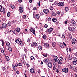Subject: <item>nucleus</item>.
<instances>
[{"mask_svg": "<svg viewBox=\"0 0 77 77\" xmlns=\"http://www.w3.org/2000/svg\"><path fill=\"white\" fill-rule=\"evenodd\" d=\"M35 12H33V14L34 17L35 18H37V19H39V15L36 14H35Z\"/></svg>", "mask_w": 77, "mask_h": 77, "instance_id": "obj_1", "label": "nucleus"}, {"mask_svg": "<svg viewBox=\"0 0 77 77\" xmlns=\"http://www.w3.org/2000/svg\"><path fill=\"white\" fill-rule=\"evenodd\" d=\"M38 45V44H37V43L36 42H33L31 44V46L32 47H33L34 48H35V47H36V46Z\"/></svg>", "mask_w": 77, "mask_h": 77, "instance_id": "obj_2", "label": "nucleus"}, {"mask_svg": "<svg viewBox=\"0 0 77 77\" xmlns=\"http://www.w3.org/2000/svg\"><path fill=\"white\" fill-rule=\"evenodd\" d=\"M64 5V2H59L58 4V6H63Z\"/></svg>", "mask_w": 77, "mask_h": 77, "instance_id": "obj_3", "label": "nucleus"}, {"mask_svg": "<svg viewBox=\"0 0 77 77\" xmlns=\"http://www.w3.org/2000/svg\"><path fill=\"white\" fill-rule=\"evenodd\" d=\"M72 44H75V43H76L77 42V41H76V39L74 38H73L72 40Z\"/></svg>", "mask_w": 77, "mask_h": 77, "instance_id": "obj_4", "label": "nucleus"}, {"mask_svg": "<svg viewBox=\"0 0 77 77\" xmlns=\"http://www.w3.org/2000/svg\"><path fill=\"white\" fill-rule=\"evenodd\" d=\"M43 12L45 14H48L49 12V10L48 9H44L43 10Z\"/></svg>", "mask_w": 77, "mask_h": 77, "instance_id": "obj_5", "label": "nucleus"}, {"mask_svg": "<svg viewBox=\"0 0 77 77\" xmlns=\"http://www.w3.org/2000/svg\"><path fill=\"white\" fill-rule=\"evenodd\" d=\"M30 30L31 32H32V33H33L34 34V35H36L35 34V30H34V29H33V28L30 29Z\"/></svg>", "mask_w": 77, "mask_h": 77, "instance_id": "obj_6", "label": "nucleus"}, {"mask_svg": "<svg viewBox=\"0 0 77 77\" xmlns=\"http://www.w3.org/2000/svg\"><path fill=\"white\" fill-rule=\"evenodd\" d=\"M2 28H6L7 27V24L3 23L2 25Z\"/></svg>", "mask_w": 77, "mask_h": 77, "instance_id": "obj_7", "label": "nucleus"}, {"mask_svg": "<svg viewBox=\"0 0 77 77\" xmlns=\"http://www.w3.org/2000/svg\"><path fill=\"white\" fill-rule=\"evenodd\" d=\"M53 31V28H50L48 30V32L49 33H51Z\"/></svg>", "mask_w": 77, "mask_h": 77, "instance_id": "obj_8", "label": "nucleus"}, {"mask_svg": "<svg viewBox=\"0 0 77 77\" xmlns=\"http://www.w3.org/2000/svg\"><path fill=\"white\" fill-rule=\"evenodd\" d=\"M52 63H49L48 64V66L50 68H52Z\"/></svg>", "mask_w": 77, "mask_h": 77, "instance_id": "obj_9", "label": "nucleus"}, {"mask_svg": "<svg viewBox=\"0 0 77 77\" xmlns=\"http://www.w3.org/2000/svg\"><path fill=\"white\" fill-rule=\"evenodd\" d=\"M19 9L20 13H23V9L22 8V7H19Z\"/></svg>", "mask_w": 77, "mask_h": 77, "instance_id": "obj_10", "label": "nucleus"}, {"mask_svg": "<svg viewBox=\"0 0 77 77\" xmlns=\"http://www.w3.org/2000/svg\"><path fill=\"white\" fill-rule=\"evenodd\" d=\"M44 45H45V46L46 48H48V47H49V44L47 43H45Z\"/></svg>", "mask_w": 77, "mask_h": 77, "instance_id": "obj_11", "label": "nucleus"}, {"mask_svg": "<svg viewBox=\"0 0 77 77\" xmlns=\"http://www.w3.org/2000/svg\"><path fill=\"white\" fill-rule=\"evenodd\" d=\"M20 41V39L19 38H18L17 39L15 40V42L17 43H19Z\"/></svg>", "mask_w": 77, "mask_h": 77, "instance_id": "obj_12", "label": "nucleus"}, {"mask_svg": "<svg viewBox=\"0 0 77 77\" xmlns=\"http://www.w3.org/2000/svg\"><path fill=\"white\" fill-rule=\"evenodd\" d=\"M30 71L31 73L33 74L34 73V69H31L30 70Z\"/></svg>", "mask_w": 77, "mask_h": 77, "instance_id": "obj_13", "label": "nucleus"}, {"mask_svg": "<svg viewBox=\"0 0 77 77\" xmlns=\"http://www.w3.org/2000/svg\"><path fill=\"white\" fill-rule=\"evenodd\" d=\"M68 30L71 32V30H72V27H71V26H69L68 27Z\"/></svg>", "mask_w": 77, "mask_h": 77, "instance_id": "obj_14", "label": "nucleus"}, {"mask_svg": "<svg viewBox=\"0 0 77 77\" xmlns=\"http://www.w3.org/2000/svg\"><path fill=\"white\" fill-rule=\"evenodd\" d=\"M57 62L59 64H60V65H61V64H62V61H60L59 59H58Z\"/></svg>", "mask_w": 77, "mask_h": 77, "instance_id": "obj_15", "label": "nucleus"}, {"mask_svg": "<svg viewBox=\"0 0 77 77\" xmlns=\"http://www.w3.org/2000/svg\"><path fill=\"white\" fill-rule=\"evenodd\" d=\"M68 59L69 60H72V57L69 55L68 57Z\"/></svg>", "mask_w": 77, "mask_h": 77, "instance_id": "obj_16", "label": "nucleus"}, {"mask_svg": "<svg viewBox=\"0 0 77 77\" xmlns=\"http://www.w3.org/2000/svg\"><path fill=\"white\" fill-rule=\"evenodd\" d=\"M10 6L12 9H15V6H14V5H11Z\"/></svg>", "mask_w": 77, "mask_h": 77, "instance_id": "obj_17", "label": "nucleus"}, {"mask_svg": "<svg viewBox=\"0 0 77 77\" xmlns=\"http://www.w3.org/2000/svg\"><path fill=\"white\" fill-rule=\"evenodd\" d=\"M52 21L54 23H55L57 21V19L56 18H53L52 19Z\"/></svg>", "mask_w": 77, "mask_h": 77, "instance_id": "obj_18", "label": "nucleus"}, {"mask_svg": "<svg viewBox=\"0 0 77 77\" xmlns=\"http://www.w3.org/2000/svg\"><path fill=\"white\" fill-rule=\"evenodd\" d=\"M20 28H17V29H16V31L17 32H19L20 31Z\"/></svg>", "mask_w": 77, "mask_h": 77, "instance_id": "obj_19", "label": "nucleus"}, {"mask_svg": "<svg viewBox=\"0 0 77 77\" xmlns=\"http://www.w3.org/2000/svg\"><path fill=\"white\" fill-rule=\"evenodd\" d=\"M6 44L8 47H10V46H11L10 43L8 42H6Z\"/></svg>", "mask_w": 77, "mask_h": 77, "instance_id": "obj_20", "label": "nucleus"}, {"mask_svg": "<svg viewBox=\"0 0 77 77\" xmlns=\"http://www.w3.org/2000/svg\"><path fill=\"white\" fill-rule=\"evenodd\" d=\"M5 57L6 58L7 61H8H8H9L10 59L9 57H8V56H6Z\"/></svg>", "mask_w": 77, "mask_h": 77, "instance_id": "obj_21", "label": "nucleus"}, {"mask_svg": "<svg viewBox=\"0 0 77 77\" xmlns=\"http://www.w3.org/2000/svg\"><path fill=\"white\" fill-rule=\"evenodd\" d=\"M12 67L14 70H15V69H17V67H16V66H15V65H13Z\"/></svg>", "mask_w": 77, "mask_h": 77, "instance_id": "obj_22", "label": "nucleus"}, {"mask_svg": "<svg viewBox=\"0 0 77 77\" xmlns=\"http://www.w3.org/2000/svg\"><path fill=\"white\" fill-rule=\"evenodd\" d=\"M65 69V73H67L68 72V68H66Z\"/></svg>", "mask_w": 77, "mask_h": 77, "instance_id": "obj_23", "label": "nucleus"}, {"mask_svg": "<svg viewBox=\"0 0 77 77\" xmlns=\"http://www.w3.org/2000/svg\"><path fill=\"white\" fill-rule=\"evenodd\" d=\"M5 9L4 8H3V10H0V12H2L3 14H5Z\"/></svg>", "mask_w": 77, "mask_h": 77, "instance_id": "obj_24", "label": "nucleus"}, {"mask_svg": "<svg viewBox=\"0 0 77 77\" xmlns=\"http://www.w3.org/2000/svg\"><path fill=\"white\" fill-rule=\"evenodd\" d=\"M38 49L39 50H42V46L39 45L38 46Z\"/></svg>", "mask_w": 77, "mask_h": 77, "instance_id": "obj_25", "label": "nucleus"}, {"mask_svg": "<svg viewBox=\"0 0 77 77\" xmlns=\"http://www.w3.org/2000/svg\"><path fill=\"white\" fill-rule=\"evenodd\" d=\"M43 38L44 39H45L46 38H47V36H46V35H44L43 36Z\"/></svg>", "mask_w": 77, "mask_h": 77, "instance_id": "obj_26", "label": "nucleus"}, {"mask_svg": "<svg viewBox=\"0 0 77 77\" xmlns=\"http://www.w3.org/2000/svg\"><path fill=\"white\" fill-rule=\"evenodd\" d=\"M65 11H66V12H68V11L69 10L68 7H65Z\"/></svg>", "mask_w": 77, "mask_h": 77, "instance_id": "obj_27", "label": "nucleus"}, {"mask_svg": "<svg viewBox=\"0 0 77 77\" xmlns=\"http://www.w3.org/2000/svg\"><path fill=\"white\" fill-rule=\"evenodd\" d=\"M60 46L61 48H63L64 47H63V45L62 43L60 44Z\"/></svg>", "mask_w": 77, "mask_h": 77, "instance_id": "obj_28", "label": "nucleus"}, {"mask_svg": "<svg viewBox=\"0 0 77 77\" xmlns=\"http://www.w3.org/2000/svg\"><path fill=\"white\" fill-rule=\"evenodd\" d=\"M74 61L77 62V58L75 57H74L73 58Z\"/></svg>", "mask_w": 77, "mask_h": 77, "instance_id": "obj_29", "label": "nucleus"}, {"mask_svg": "<svg viewBox=\"0 0 77 77\" xmlns=\"http://www.w3.org/2000/svg\"><path fill=\"white\" fill-rule=\"evenodd\" d=\"M52 45L54 47L55 46H56V43L54 42H53L52 43Z\"/></svg>", "mask_w": 77, "mask_h": 77, "instance_id": "obj_30", "label": "nucleus"}, {"mask_svg": "<svg viewBox=\"0 0 77 77\" xmlns=\"http://www.w3.org/2000/svg\"><path fill=\"white\" fill-rule=\"evenodd\" d=\"M19 45H23V43H22V42L20 41L18 43Z\"/></svg>", "mask_w": 77, "mask_h": 77, "instance_id": "obj_31", "label": "nucleus"}, {"mask_svg": "<svg viewBox=\"0 0 77 77\" xmlns=\"http://www.w3.org/2000/svg\"><path fill=\"white\" fill-rule=\"evenodd\" d=\"M53 57L54 60L57 59V56L54 55Z\"/></svg>", "mask_w": 77, "mask_h": 77, "instance_id": "obj_32", "label": "nucleus"}, {"mask_svg": "<svg viewBox=\"0 0 77 77\" xmlns=\"http://www.w3.org/2000/svg\"><path fill=\"white\" fill-rule=\"evenodd\" d=\"M1 50L2 53H4V50H3V49L2 48H1Z\"/></svg>", "mask_w": 77, "mask_h": 77, "instance_id": "obj_33", "label": "nucleus"}, {"mask_svg": "<svg viewBox=\"0 0 77 77\" xmlns=\"http://www.w3.org/2000/svg\"><path fill=\"white\" fill-rule=\"evenodd\" d=\"M7 15L8 17H10V15H11V13L10 12H8L7 13Z\"/></svg>", "mask_w": 77, "mask_h": 77, "instance_id": "obj_34", "label": "nucleus"}, {"mask_svg": "<svg viewBox=\"0 0 77 77\" xmlns=\"http://www.w3.org/2000/svg\"><path fill=\"white\" fill-rule=\"evenodd\" d=\"M7 24L9 26H11V22H8Z\"/></svg>", "mask_w": 77, "mask_h": 77, "instance_id": "obj_35", "label": "nucleus"}, {"mask_svg": "<svg viewBox=\"0 0 77 77\" xmlns=\"http://www.w3.org/2000/svg\"><path fill=\"white\" fill-rule=\"evenodd\" d=\"M77 62L74 61L73 62V64H74V65H76L77 64Z\"/></svg>", "mask_w": 77, "mask_h": 77, "instance_id": "obj_36", "label": "nucleus"}, {"mask_svg": "<svg viewBox=\"0 0 77 77\" xmlns=\"http://www.w3.org/2000/svg\"><path fill=\"white\" fill-rule=\"evenodd\" d=\"M53 7L51 6V7H50V10H51V11H53Z\"/></svg>", "mask_w": 77, "mask_h": 77, "instance_id": "obj_37", "label": "nucleus"}, {"mask_svg": "<svg viewBox=\"0 0 77 77\" xmlns=\"http://www.w3.org/2000/svg\"><path fill=\"white\" fill-rule=\"evenodd\" d=\"M8 50L10 52H12V48H8Z\"/></svg>", "mask_w": 77, "mask_h": 77, "instance_id": "obj_38", "label": "nucleus"}, {"mask_svg": "<svg viewBox=\"0 0 77 77\" xmlns=\"http://www.w3.org/2000/svg\"><path fill=\"white\" fill-rule=\"evenodd\" d=\"M18 66H22V65H23V64L21 63H19L18 64Z\"/></svg>", "mask_w": 77, "mask_h": 77, "instance_id": "obj_39", "label": "nucleus"}, {"mask_svg": "<svg viewBox=\"0 0 77 77\" xmlns=\"http://www.w3.org/2000/svg\"><path fill=\"white\" fill-rule=\"evenodd\" d=\"M33 10H34V11H36V10H37V8L35 7H34L33 8Z\"/></svg>", "mask_w": 77, "mask_h": 77, "instance_id": "obj_40", "label": "nucleus"}, {"mask_svg": "<svg viewBox=\"0 0 77 77\" xmlns=\"http://www.w3.org/2000/svg\"><path fill=\"white\" fill-rule=\"evenodd\" d=\"M68 67H69V68H70V69L72 68V66H71V65L69 64L68 65Z\"/></svg>", "mask_w": 77, "mask_h": 77, "instance_id": "obj_41", "label": "nucleus"}, {"mask_svg": "<svg viewBox=\"0 0 77 77\" xmlns=\"http://www.w3.org/2000/svg\"><path fill=\"white\" fill-rule=\"evenodd\" d=\"M75 23V21H74V20H72V24H73H73H74V23Z\"/></svg>", "mask_w": 77, "mask_h": 77, "instance_id": "obj_42", "label": "nucleus"}, {"mask_svg": "<svg viewBox=\"0 0 77 77\" xmlns=\"http://www.w3.org/2000/svg\"><path fill=\"white\" fill-rule=\"evenodd\" d=\"M48 20L49 21H51V18L50 17H49L48 19Z\"/></svg>", "mask_w": 77, "mask_h": 77, "instance_id": "obj_43", "label": "nucleus"}, {"mask_svg": "<svg viewBox=\"0 0 77 77\" xmlns=\"http://www.w3.org/2000/svg\"><path fill=\"white\" fill-rule=\"evenodd\" d=\"M54 4L55 5H58V4L57 3V2H55L54 3Z\"/></svg>", "mask_w": 77, "mask_h": 77, "instance_id": "obj_44", "label": "nucleus"}, {"mask_svg": "<svg viewBox=\"0 0 77 77\" xmlns=\"http://www.w3.org/2000/svg\"><path fill=\"white\" fill-rule=\"evenodd\" d=\"M26 15H23L22 16V17L23 18V19L26 18Z\"/></svg>", "mask_w": 77, "mask_h": 77, "instance_id": "obj_45", "label": "nucleus"}, {"mask_svg": "<svg viewBox=\"0 0 77 77\" xmlns=\"http://www.w3.org/2000/svg\"><path fill=\"white\" fill-rule=\"evenodd\" d=\"M75 67L74 66H73L72 67V68H71V69H73V70H74Z\"/></svg>", "mask_w": 77, "mask_h": 77, "instance_id": "obj_46", "label": "nucleus"}, {"mask_svg": "<svg viewBox=\"0 0 77 77\" xmlns=\"http://www.w3.org/2000/svg\"><path fill=\"white\" fill-rule=\"evenodd\" d=\"M60 60H61V61H63V59L62 57H60Z\"/></svg>", "mask_w": 77, "mask_h": 77, "instance_id": "obj_47", "label": "nucleus"}, {"mask_svg": "<svg viewBox=\"0 0 77 77\" xmlns=\"http://www.w3.org/2000/svg\"><path fill=\"white\" fill-rule=\"evenodd\" d=\"M75 28H74V27H73L72 31H73V32H75Z\"/></svg>", "mask_w": 77, "mask_h": 77, "instance_id": "obj_48", "label": "nucleus"}, {"mask_svg": "<svg viewBox=\"0 0 77 77\" xmlns=\"http://www.w3.org/2000/svg\"><path fill=\"white\" fill-rule=\"evenodd\" d=\"M62 37L63 38H64L65 37V34H63L62 35Z\"/></svg>", "mask_w": 77, "mask_h": 77, "instance_id": "obj_49", "label": "nucleus"}, {"mask_svg": "<svg viewBox=\"0 0 77 77\" xmlns=\"http://www.w3.org/2000/svg\"><path fill=\"white\" fill-rule=\"evenodd\" d=\"M31 60H33V59H34V57L33 56H31Z\"/></svg>", "mask_w": 77, "mask_h": 77, "instance_id": "obj_50", "label": "nucleus"}, {"mask_svg": "<svg viewBox=\"0 0 77 77\" xmlns=\"http://www.w3.org/2000/svg\"><path fill=\"white\" fill-rule=\"evenodd\" d=\"M38 71L39 74H40V73H41V70L40 69H38Z\"/></svg>", "mask_w": 77, "mask_h": 77, "instance_id": "obj_51", "label": "nucleus"}, {"mask_svg": "<svg viewBox=\"0 0 77 77\" xmlns=\"http://www.w3.org/2000/svg\"><path fill=\"white\" fill-rule=\"evenodd\" d=\"M46 63H47L48 62V59H47L45 60Z\"/></svg>", "mask_w": 77, "mask_h": 77, "instance_id": "obj_52", "label": "nucleus"}, {"mask_svg": "<svg viewBox=\"0 0 77 77\" xmlns=\"http://www.w3.org/2000/svg\"><path fill=\"white\" fill-rule=\"evenodd\" d=\"M48 56V55L47 54H43V56L44 57H47Z\"/></svg>", "mask_w": 77, "mask_h": 77, "instance_id": "obj_53", "label": "nucleus"}, {"mask_svg": "<svg viewBox=\"0 0 77 77\" xmlns=\"http://www.w3.org/2000/svg\"><path fill=\"white\" fill-rule=\"evenodd\" d=\"M44 27H45V28H47V27H48V25H47L45 24L44 25Z\"/></svg>", "mask_w": 77, "mask_h": 77, "instance_id": "obj_54", "label": "nucleus"}, {"mask_svg": "<svg viewBox=\"0 0 77 77\" xmlns=\"http://www.w3.org/2000/svg\"><path fill=\"white\" fill-rule=\"evenodd\" d=\"M16 73H17V74H20V72H19V71L17 70L16 71Z\"/></svg>", "mask_w": 77, "mask_h": 77, "instance_id": "obj_55", "label": "nucleus"}, {"mask_svg": "<svg viewBox=\"0 0 77 77\" xmlns=\"http://www.w3.org/2000/svg\"><path fill=\"white\" fill-rule=\"evenodd\" d=\"M74 71H77V68L75 67Z\"/></svg>", "mask_w": 77, "mask_h": 77, "instance_id": "obj_56", "label": "nucleus"}, {"mask_svg": "<svg viewBox=\"0 0 77 77\" xmlns=\"http://www.w3.org/2000/svg\"><path fill=\"white\" fill-rule=\"evenodd\" d=\"M65 69H62V71H63V72H65Z\"/></svg>", "mask_w": 77, "mask_h": 77, "instance_id": "obj_57", "label": "nucleus"}, {"mask_svg": "<svg viewBox=\"0 0 77 77\" xmlns=\"http://www.w3.org/2000/svg\"><path fill=\"white\" fill-rule=\"evenodd\" d=\"M26 66H27V68H29V64L26 63Z\"/></svg>", "mask_w": 77, "mask_h": 77, "instance_id": "obj_58", "label": "nucleus"}, {"mask_svg": "<svg viewBox=\"0 0 77 77\" xmlns=\"http://www.w3.org/2000/svg\"><path fill=\"white\" fill-rule=\"evenodd\" d=\"M13 33L14 34H15V33H17V31H16V30L14 31H13Z\"/></svg>", "mask_w": 77, "mask_h": 77, "instance_id": "obj_59", "label": "nucleus"}, {"mask_svg": "<svg viewBox=\"0 0 77 77\" xmlns=\"http://www.w3.org/2000/svg\"><path fill=\"white\" fill-rule=\"evenodd\" d=\"M23 1V0H18V2L19 3H21Z\"/></svg>", "mask_w": 77, "mask_h": 77, "instance_id": "obj_60", "label": "nucleus"}, {"mask_svg": "<svg viewBox=\"0 0 77 77\" xmlns=\"http://www.w3.org/2000/svg\"><path fill=\"white\" fill-rule=\"evenodd\" d=\"M52 15L54 16H55V15H56V13H52Z\"/></svg>", "mask_w": 77, "mask_h": 77, "instance_id": "obj_61", "label": "nucleus"}, {"mask_svg": "<svg viewBox=\"0 0 77 77\" xmlns=\"http://www.w3.org/2000/svg\"><path fill=\"white\" fill-rule=\"evenodd\" d=\"M14 65L15 66H16V67H17V66H18V64L17 63H16Z\"/></svg>", "mask_w": 77, "mask_h": 77, "instance_id": "obj_62", "label": "nucleus"}, {"mask_svg": "<svg viewBox=\"0 0 77 77\" xmlns=\"http://www.w3.org/2000/svg\"><path fill=\"white\" fill-rule=\"evenodd\" d=\"M73 26H77V24L76 23H75L74 24H73Z\"/></svg>", "mask_w": 77, "mask_h": 77, "instance_id": "obj_63", "label": "nucleus"}, {"mask_svg": "<svg viewBox=\"0 0 77 77\" xmlns=\"http://www.w3.org/2000/svg\"><path fill=\"white\" fill-rule=\"evenodd\" d=\"M2 69L3 71H5V70L6 69V68H5V67H3Z\"/></svg>", "mask_w": 77, "mask_h": 77, "instance_id": "obj_64", "label": "nucleus"}]
</instances>
